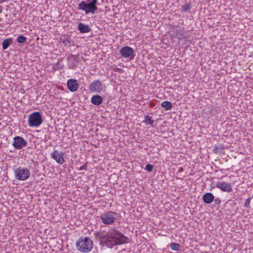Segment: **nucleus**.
<instances>
[{
	"instance_id": "obj_20",
	"label": "nucleus",
	"mask_w": 253,
	"mask_h": 253,
	"mask_svg": "<svg viewBox=\"0 0 253 253\" xmlns=\"http://www.w3.org/2000/svg\"><path fill=\"white\" fill-rule=\"evenodd\" d=\"M191 9V5L189 3H186L182 6V11L183 12H187Z\"/></svg>"
},
{
	"instance_id": "obj_24",
	"label": "nucleus",
	"mask_w": 253,
	"mask_h": 253,
	"mask_svg": "<svg viewBox=\"0 0 253 253\" xmlns=\"http://www.w3.org/2000/svg\"><path fill=\"white\" fill-rule=\"evenodd\" d=\"M61 40L62 41V42L65 44H66L67 42L70 43V42H71L70 39L69 38H68V37L66 38V37H64L63 38L61 39Z\"/></svg>"
},
{
	"instance_id": "obj_21",
	"label": "nucleus",
	"mask_w": 253,
	"mask_h": 253,
	"mask_svg": "<svg viewBox=\"0 0 253 253\" xmlns=\"http://www.w3.org/2000/svg\"><path fill=\"white\" fill-rule=\"evenodd\" d=\"M27 38L23 36H20L17 38V41L19 43H23L26 42Z\"/></svg>"
},
{
	"instance_id": "obj_16",
	"label": "nucleus",
	"mask_w": 253,
	"mask_h": 253,
	"mask_svg": "<svg viewBox=\"0 0 253 253\" xmlns=\"http://www.w3.org/2000/svg\"><path fill=\"white\" fill-rule=\"evenodd\" d=\"M12 42V38H7L4 40L2 43V47L3 50L7 49Z\"/></svg>"
},
{
	"instance_id": "obj_5",
	"label": "nucleus",
	"mask_w": 253,
	"mask_h": 253,
	"mask_svg": "<svg viewBox=\"0 0 253 253\" xmlns=\"http://www.w3.org/2000/svg\"><path fill=\"white\" fill-rule=\"evenodd\" d=\"M15 173L16 178L20 180H26L30 175L29 171L26 168H19L15 170Z\"/></svg>"
},
{
	"instance_id": "obj_19",
	"label": "nucleus",
	"mask_w": 253,
	"mask_h": 253,
	"mask_svg": "<svg viewBox=\"0 0 253 253\" xmlns=\"http://www.w3.org/2000/svg\"><path fill=\"white\" fill-rule=\"evenodd\" d=\"M175 34V37L178 39L181 40L182 38H187V34L185 35V34H187V33H173Z\"/></svg>"
},
{
	"instance_id": "obj_12",
	"label": "nucleus",
	"mask_w": 253,
	"mask_h": 253,
	"mask_svg": "<svg viewBox=\"0 0 253 253\" xmlns=\"http://www.w3.org/2000/svg\"><path fill=\"white\" fill-rule=\"evenodd\" d=\"M68 89L72 92L76 91L79 87L77 81L75 79H69L67 82Z\"/></svg>"
},
{
	"instance_id": "obj_2",
	"label": "nucleus",
	"mask_w": 253,
	"mask_h": 253,
	"mask_svg": "<svg viewBox=\"0 0 253 253\" xmlns=\"http://www.w3.org/2000/svg\"><path fill=\"white\" fill-rule=\"evenodd\" d=\"M78 250L83 253H88L93 248V242L89 237L81 238L76 243Z\"/></svg>"
},
{
	"instance_id": "obj_29",
	"label": "nucleus",
	"mask_w": 253,
	"mask_h": 253,
	"mask_svg": "<svg viewBox=\"0 0 253 253\" xmlns=\"http://www.w3.org/2000/svg\"><path fill=\"white\" fill-rule=\"evenodd\" d=\"M183 170H184L183 168L182 167H180V168H179V169H178V171L179 172H182Z\"/></svg>"
},
{
	"instance_id": "obj_9",
	"label": "nucleus",
	"mask_w": 253,
	"mask_h": 253,
	"mask_svg": "<svg viewBox=\"0 0 253 253\" xmlns=\"http://www.w3.org/2000/svg\"><path fill=\"white\" fill-rule=\"evenodd\" d=\"M64 155V153L63 152L54 150L51 154V158L54 159L58 164L61 165L65 162Z\"/></svg>"
},
{
	"instance_id": "obj_27",
	"label": "nucleus",
	"mask_w": 253,
	"mask_h": 253,
	"mask_svg": "<svg viewBox=\"0 0 253 253\" xmlns=\"http://www.w3.org/2000/svg\"><path fill=\"white\" fill-rule=\"evenodd\" d=\"M214 203L216 205H219L221 203V200L219 198H216L214 200Z\"/></svg>"
},
{
	"instance_id": "obj_11",
	"label": "nucleus",
	"mask_w": 253,
	"mask_h": 253,
	"mask_svg": "<svg viewBox=\"0 0 253 253\" xmlns=\"http://www.w3.org/2000/svg\"><path fill=\"white\" fill-rule=\"evenodd\" d=\"M216 187L218 188H219L223 192L230 193L232 191V186L230 183H226L225 182H217L216 185Z\"/></svg>"
},
{
	"instance_id": "obj_3",
	"label": "nucleus",
	"mask_w": 253,
	"mask_h": 253,
	"mask_svg": "<svg viewBox=\"0 0 253 253\" xmlns=\"http://www.w3.org/2000/svg\"><path fill=\"white\" fill-rule=\"evenodd\" d=\"M97 0H92L89 3H87L84 1H82L78 5V8L80 10L84 11L86 14L90 13L94 14L97 9L96 4Z\"/></svg>"
},
{
	"instance_id": "obj_4",
	"label": "nucleus",
	"mask_w": 253,
	"mask_h": 253,
	"mask_svg": "<svg viewBox=\"0 0 253 253\" xmlns=\"http://www.w3.org/2000/svg\"><path fill=\"white\" fill-rule=\"evenodd\" d=\"M28 125L31 127H38L42 122L41 114L39 112H35L29 115L28 118Z\"/></svg>"
},
{
	"instance_id": "obj_8",
	"label": "nucleus",
	"mask_w": 253,
	"mask_h": 253,
	"mask_svg": "<svg viewBox=\"0 0 253 253\" xmlns=\"http://www.w3.org/2000/svg\"><path fill=\"white\" fill-rule=\"evenodd\" d=\"M12 145L16 149H21L27 145V142L23 137L18 136L14 137Z\"/></svg>"
},
{
	"instance_id": "obj_32",
	"label": "nucleus",
	"mask_w": 253,
	"mask_h": 253,
	"mask_svg": "<svg viewBox=\"0 0 253 253\" xmlns=\"http://www.w3.org/2000/svg\"><path fill=\"white\" fill-rule=\"evenodd\" d=\"M5 0H0V3L4 1Z\"/></svg>"
},
{
	"instance_id": "obj_34",
	"label": "nucleus",
	"mask_w": 253,
	"mask_h": 253,
	"mask_svg": "<svg viewBox=\"0 0 253 253\" xmlns=\"http://www.w3.org/2000/svg\"><path fill=\"white\" fill-rule=\"evenodd\" d=\"M59 63H57V66H58V65H59Z\"/></svg>"
},
{
	"instance_id": "obj_17",
	"label": "nucleus",
	"mask_w": 253,
	"mask_h": 253,
	"mask_svg": "<svg viewBox=\"0 0 253 253\" xmlns=\"http://www.w3.org/2000/svg\"><path fill=\"white\" fill-rule=\"evenodd\" d=\"M161 106L163 107L166 108L167 110H170L172 107V105L171 102L168 101H165L161 103Z\"/></svg>"
},
{
	"instance_id": "obj_33",
	"label": "nucleus",
	"mask_w": 253,
	"mask_h": 253,
	"mask_svg": "<svg viewBox=\"0 0 253 253\" xmlns=\"http://www.w3.org/2000/svg\"><path fill=\"white\" fill-rule=\"evenodd\" d=\"M1 8H0V13L1 12Z\"/></svg>"
},
{
	"instance_id": "obj_14",
	"label": "nucleus",
	"mask_w": 253,
	"mask_h": 253,
	"mask_svg": "<svg viewBox=\"0 0 253 253\" xmlns=\"http://www.w3.org/2000/svg\"><path fill=\"white\" fill-rule=\"evenodd\" d=\"M103 102L102 97L99 95H95L93 96L91 99V102L95 105H99Z\"/></svg>"
},
{
	"instance_id": "obj_22",
	"label": "nucleus",
	"mask_w": 253,
	"mask_h": 253,
	"mask_svg": "<svg viewBox=\"0 0 253 253\" xmlns=\"http://www.w3.org/2000/svg\"><path fill=\"white\" fill-rule=\"evenodd\" d=\"M180 247V245L177 243H172L170 245V248L172 250L178 251Z\"/></svg>"
},
{
	"instance_id": "obj_31",
	"label": "nucleus",
	"mask_w": 253,
	"mask_h": 253,
	"mask_svg": "<svg viewBox=\"0 0 253 253\" xmlns=\"http://www.w3.org/2000/svg\"><path fill=\"white\" fill-rule=\"evenodd\" d=\"M175 36V34H174V35H171V38H172L173 37V40H174Z\"/></svg>"
},
{
	"instance_id": "obj_6",
	"label": "nucleus",
	"mask_w": 253,
	"mask_h": 253,
	"mask_svg": "<svg viewBox=\"0 0 253 253\" xmlns=\"http://www.w3.org/2000/svg\"><path fill=\"white\" fill-rule=\"evenodd\" d=\"M114 214H116L115 212L108 211L107 213L102 214L100 216L102 222L106 225L112 224L115 220Z\"/></svg>"
},
{
	"instance_id": "obj_1",
	"label": "nucleus",
	"mask_w": 253,
	"mask_h": 253,
	"mask_svg": "<svg viewBox=\"0 0 253 253\" xmlns=\"http://www.w3.org/2000/svg\"><path fill=\"white\" fill-rule=\"evenodd\" d=\"M95 238L99 241L100 244L112 248L115 246L128 242V238L118 230H113L109 233L97 232L95 233Z\"/></svg>"
},
{
	"instance_id": "obj_26",
	"label": "nucleus",
	"mask_w": 253,
	"mask_h": 253,
	"mask_svg": "<svg viewBox=\"0 0 253 253\" xmlns=\"http://www.w3.org/2000/svg\"><path fill=\"white\" fill-rule=\"evenodd\" d=\"M73 59L76 62V64H77V61H76V56L74 55H71L70 56L68 57V59Z\"/></svg>"
},
{
	"instance_id": "obj_13",
	"label": "nucleus",
	"mask_w": 253,
	"mask_h": 253,
	"mask_svg": "<svg viewBox=\"0 0 253 253\" xmlns=\"http://www.w3.org/2000/svg\"><path fill=\"white\" fill-rule=\"evenodd\" d=\"M203 200L205 203L209 204L214 201V197L211 193H206L203 195Z\"/></svg>"
},
{
	"instance_id": "obj_10",
	"label": "nucleus",
	"mask_w": 253,
	"mask_h": 253,
	"mask_svg": "<svg viewBox=\"0 0 253 253\" xmlns=\"http://www.w3.org/2000/svg\"><path fill=\"white\" fill-rule=\"evenodd\" d=\"M89 88L91 91L100 92L103 89V85L99 80H96L89 84Z\"/></svg>"
},
{
	"instance_id": "obj_18",
	"label": "nucleus",
	"mask_w": 253,
	"mask_h": 253,
	"mask_svg": "<svg viewBox=\"0 0 253 253\" xmlns=\"http://www.w3.org/2000/svg\"><path fill=\"white\" fill-rule=\"evenodd\" d=\"M143 122L146 123V124H150L151 126L153 125L154 120H152V117L149 116H145L144 117V120Z\"/></svg>"
},
{
	"instance_id": "obj_15",
	"label": "nucleus",
	"mask_w": 253,
	"mask_h": 253,
	"mask_svg": "<svg viewBox=\"0 0 253 253\" xmlns=\"http://www.w3.org/2000/svg\"><path fill=\"white\" fill-rule=\"evenodd\" d=\"M78 29L80 32H89L90 31L88 25L83 24L81 22L79 23Z\"/></svg>"
},
{
	"instance_id": "obj_28",
	"label": "nucleus",
	"mask_w": 253,
	"mask_h": 253,
	"mask_svg": "<svg viewBox=\"0 0 253 253\" xmlns=\"http://www.w3.org/2000/svg\"><path fill=\"white\" fill-rule=\"evenodd\" d=\"M86 169V165H84L80 167V168L79 169V170H82Z\"/></svg>"
},
{
	"instance_id": "obj_7",
	"label": "nucleus",
	"mask_w": 253,
	"mask_h": 253,
	"mask_svg": "<svg viewBox=\"0 0 253 253\" xmlns=\"http://www.w3.org/2000/svg\"><path fill=\"white\" fill-rule=\"evenodd\" d=\"M120 53L123 57L129 58L130 59H133L135 56L133 48L127 46L122 48L120 50Z\"/></svg>"
},
{
	"instance_id": "obj_30",
	"label": "nucleus",
	"mask_w": 253,
	"mask_h": 253,
	"mask_svg": "<svg viewBox=\"0 0 253 253\" xmlns=\"http://www.w3.org/2000/svg\"><path fill=\"white\" fill-rule=\"evenodd\" d=\"M217 149L218 148L217 147H215L214 151H215V153H217Z\"/></svg>"
},
{
	"instance_id": "obj_23",
	"label": "nucleus",
	"mask_w": 253,
	"mask_h": 253,
	"mask_svg": "<svg viewBox=\"0 0 253 253\" xmlns=\"http://www.w3.org/2000/svg\"><path fill=\"white\" fill-rule=\"evenodd\" d=\"M251 198H249L247 199L246 200L245 203L244 204V206L248 208H250V202H251Z\"/></svg>"
},
{
	"instance_id": "obj_25",
	"label": "nucleus",
	"mask_w": 253,
	"mask_h": 253,
	"mask_svg": "<svg viewBox=\"0 0 253 253\" xmlns=\"http://www.w3.org/2000/svg\"><path fill=\"white\" fill-rule=\"evenodd\" d=\"M153 168V166L151 164H147L146 165L145 169L149 172L152 171Z\"/></svg>"
}]
</instances>
